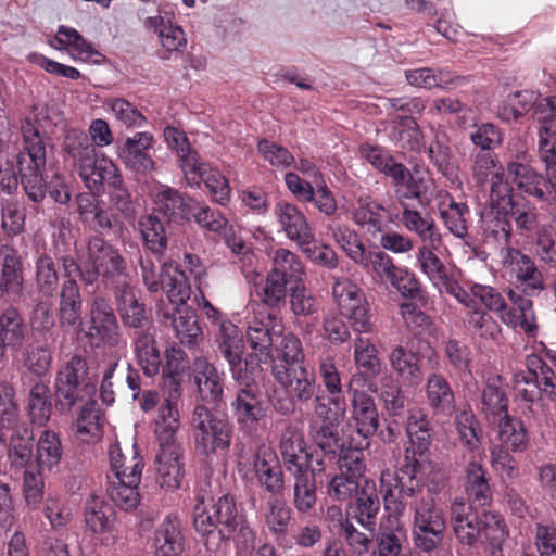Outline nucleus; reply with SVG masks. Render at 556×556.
I'll list each match as a JSON object with an SVG mask.
<instances>
[{
  "label": "nucleus",
  "mask_w": 556,
  "mask_h": 556,
  "mask_svg": "<svg viewBox=\"0 0 556 556\" xmlns=\"http://www.w3.org/2000/svg\"><path fill=\"white\" fill-rule=\"evenodd\" d=\"M157 444L159 451L155 456L156 481L163 489H178L184 476L181 445L177 441L157 442Z\"/></svg>",
  "instance_id": "5701e85b"
},
{
  "label": "nucleus",
  "mask_w": 556,
  "mask_h": 556,
  "mask_svg": "<svg viewBox=\"0 0 556 556\" xmlns=\"http://www.w3.org/2000/svg\"><path fill=\"white\" fill-rule=\"evenodd\" d=\"M386 208L368 195H361L350 210L351 219L368 233L382 232Z\"/></svg>",
  "instance_id": "e433bc0d"
},
{
  "label": "nucleus",
  "mask_w": 556,
  "mask_h": 556,
  "mask_svg": "<svg viewBox=\"0 0 556 556\" xmlns=\"http://www.w3.org/2000/svg\"><path fill=\"white\" fill-rule=\"evenodd\" d=\"M500 256L503 267L522 287L525 296L529 298L543 289L542 274L530 256L514 248L504 249Z\"/></svg>",
  "instance_id": "dca6fc26"
},
{
  "label": "nucleus",
  "mask_w": 556,
  "mask_h": 556,
  "mask_svg": "<svg viewBox=\"0 0 556 556\" xmlns=\"http://www.w3.org/2000/svg\"><path fill=\"white\" fill-rule=\"evenodd\" d=\"M155 138L149 131H138L125 139L119 157L125 166L140 175L151 174L156 169V163L150 154Z\"/></svg>",
  "instance_id": "a211bd4d"
},
{
  "label": "nucleus",
  "mask_w": 556,
  "mask_h": 556,
  "mask_svg": "<svg viewBox=\"0 0 556 556\" xmlns=\"http://www.w3.org/2000/svg\"><path fill=\"white\" fill-rule=\"evenodd\" d=\"M192 376L202 401L217 403L222 400L224 392L222 374L205 357H197L193 361Z\"/></svg>",
  "instance_id": "cd10ccee"
},
{
  "label": "nucleus",
  "mask_w": 556,
  "mask_h": 556,
  "mask_svg": "<svg viewBox=\"0 0 556 556\" xmlns=\"http://www.w3.org/2000/svg\"><path fill=\"white\" fill-rule=\"evenodd\" d=\"M328 230L334 242L351 261L355 264L364 263V254L367 250L355 230L344 224H331L328 226Z\"/></svg>",
  "instance_id": "bf43d9fd"
},
{
  "label": "nucleus",
  "mask_w": 556,
  "mask_h": 556,
  "mask_svg": "<svg viewBox=\"0 0 556 556\" xmlns=\"http://www.w3.org/2000/svg\"><path fill=\"white\" fill-rule=\"evenodd\" d=\"M159 316L169 324L181 344L193 345L202 336L195 312L188 305L167 307L160 306Z\"/></svg>",
  "instance_id": "393cba45"
},
{
  "label": "nucleus",
  "mask_w": 556,
  "mask_h": 556,
  "mask_svg": "<svg viewBox=\"0 0 556 556\" xmlns=\"http://www.w3.org/2000/svg\"><path fill=\"white\" fill-rule=\"evenodd\" d=\"M154 327L136 332L134 338L135 357L147 377H154L160 372L162 356L156 343Z\"/></svg>",
  "instance_id": "72a5a7b5"
},
{
  "label": "nucleus",
  "mask_w": 556,
  "mask_h": 556,
  "mask_svg": "<svg viewBox=\"0 0 556 556\" xmlns=\"http://www.w3.org/2000/svg\"><path fill=\"white\" fill-rule=\"evenodd\" d=\"M400 516L389 514L381 520L377 538L378 549L372 556H403L402 542L405 539V529Z\"/></svg>",
  "instance_id": "a19ab883"
},
{
  "label": "nucleus",
  "mask_w": 556,
  "mask_h": 556,
  "mask_svg": "<svg viewBox=\"0 0 556 556\" xmlns=\"http://www.w3.org/2000/svg\"><path fill=\"white\" fill-rule=\"evenodd\" d=\"M497 446L509 448L514 453L526 451L529 444V434L523 421L508 413L501 416L497 421Z\"/></svg>",
  "instance_id": "a18cd8bd"
},
{
  "label": "nucleus",
  "mask_w": 556,
  "mask_h": 556,
  "mask_svg": "<svg viewBox=\"0 0 556 556\" xmlns=\"http://www.w3.org/2000/svg\"><path fill=\"white\" fill-rule=\"evenodd\" d=\"M55 40L59 46H54V41H49V45L55 50L67 51L73 60L99 63L103 58L75 28L60 26Z\"/></svg>",
  "instance_id": "c85d7f7f"
},
{
  "label": "nucleus",
  "mask_w": 556,
  "mask_h": 556,
  "mask_svg": "<svg viewBox=\"0 0 556 556\" xmlns=\"http://www.w3.org/2000/svg\"><path fill=\"white\" fill-rule=\"evenodd\" d=\"M23 151L17 156L21 184L29 200L41 203L46 198L47 184L42 169L46 166V147L38 129L28 119L22 124Z\"/></svg>",
  "instance_id": "7ed1b4c3"
},
{
  "label": "nucleus",
  "mask_w": 556,
  "mask_h": 556,
  "mask_svg": "<svg viewBox=\"0 0 556 556\" xmlns=\"http://www.w3.org/2000/svg\"><path fill=\"white\" fill-rule=\"evenodd\" d=\"M390 138L407 151H418L422 146V132L417 122L409 116H399V119L394 121Z\"/></svg>",
  "instance_id": "052dcab7"
},
{
  "label": "nucleus",
  "mask_w": 556,
  "mask_h": 556,
  "mask_svg": "<svg viewBox=\"0 0 556 556\" xmlns=\"http://www.w3.org/2000/svg\"><path fill=\"white\" fill-rule=\"evenodd\" d=\"M63 162L73 172L77 173L88 190H100V168L109 159L98 162L97 150L89 136L81 129H68L62 143Z\"/></svg>",
  "instance_id": "39448f33"
},
{
  "label": "nucleus",
  "mask_w": 556,
  "mask_h": 556,
  "mask_svg": "<svg viewBox=\"0 0 556 556\" xmlns=\"http://www.w3.org/2000/svg\"><path fill=\"white\" fill-rule=\"evenodd\" d=\"M100 190H89L93 194H102L106 190L109 200L114 208L125 218L132 217L135 204L128 189L126 188L122 173L114 162H105L100 168Z\"/></svg>",
  "instance_id": "6ab92c4d"
},
{
  "label": "nucleus",
  "mask_w": 556,
  "mask_h": 556,
  "mask_svg": "<svg viewBox=\"0 0 556 556\" xmlns=\"http://www.w3.org/2000/svg\"><path fill=\"white\" fill-rule=\"evenodd\" d=\"M332 295L341 314L348 317L354 331L371 333L375 325L369 315V305L364 292L350 279L337 278L332 286Z\"/></svg>",
  "instance_id": "1a4fd4ad"
},
{
  "label": "nucleus",
  "mask_w": 556,
  "mask_h": 556,
  "mask_svg": "<svg viewBox=\"0 0 556 556\" xmlns=\"http://www.w3.org/2000/svg\"><path fill=\"white\" fill-rule=\"evenodd\" d=\"M390 177H392L396 186L395 193L401 206L402 203H405L404 200H419L425 192L424 178L412 174L402 163L393 166Z\"/></svg>",
  "instance_id": "13d9d810"
},
{
  "label": "nucleus",
  "mask_w": 556,
  "mask_h": 556,
  "mask_svg": "<svg viewBox=\"0 0 556 556\" xmlns=\"http://www.w3.org/2000/svg\"><path fill=\"white\" fill-rule=\"evenodd\" d=\"M465 490L470 500L481 506L491 500V490L485 470L480 462L471 459L465 470Z\"/></svg>",
  "instance_id": "4d7b16f0"
},
{
  "label": "nucleus",
  "mask_w": 556,
  "mask_h": 556,
  "mask_svg": "<svg viewBox=\"0 0 556 556\" xmlns=\"http://www.w3.org/2000/svg\"><path fill=\"white\" fill-rule=\"evenodd\" d=\"M481 228L486 244H492L501 255L504 249H510L511 225L508 214L488 210L481 215Z\"/></svg>",
  "instance_id": "58836bf2"
},
{
  "label": "nucleus",
  "mask_w": 556,
  "mask_h": 556,
  "mask_svg": "<svg viewBox=\"0 0 556 556\" xmlns=\"http://www.w3.org/2000/svg\"><path fill=\"white\" fill-rule=\"evenodd\" d=\"M90 326L87 336L97 341V344L116 348L123 342L119 326L110 302L102 296H96L88 304Z\"/></svg>",
  "instance_id": "ddd939ff"
},
{
  "label": "nucleus",
  "mask_w": 556,
  "mask_h": 556,
  "mask_svg": "<svg viewBox=\"0 0 556 556\" xmlns=\"http://www.w3.org/2000/svg\"><path fill=\"white\" fill-rule=\"evenodd\" d=\"M184 535L178 518L168 515L155 530L153 546L155 556H180L184 552Z\"/></svg>",
  "instance_id": "c9c22d12"
},
{
  "label": "nucleus",
  "mask_w": 556,
  "mask_h": 556,
  "mask_svg": "<svg viewBox=\"0 0 556 556\" xmlns=\"http://www.w3.org/2000/svg\"><path fill=\"white\" fill-rule=\"evenodd\" d=\"M253 471L258 484L266 492L276 495L285 489L281 464L271 447L262 445L257 448L253 460Z\"/></svg>",
  "instance_id": "b1692460"
},
{
  "label": "nucleus",
  "mask_w": 556,
  "mask_h": 556,
  "mask_svg": "<svg viewBox=\"0 0 556 556\" xmlns=\"http://www.w3.org/2000/svg\"><path fill=\"white\" fill-rule=\"evenodd\" d=\"M469 298L468 303H462L467 308H478L477 301L486 309L497 314L498 318L513 329L520 328L527 334L534 337L538 331L536 318L533 311V302L514 289L508 290V299L513 307H508L502 293L495 288L473 283L470 290L465 289Z\"/></svg>",
  "instance_id": "f03ea898"
},
{
  "label": "nucleus",
  "mask_w": 556,
  "mask_h": 556,
  "mask_svg": "<svg viewBox=\"0 0 556 556\" xmlns=\"http://www.w3.org/2000/svg\"><path fill=\"white\" fill-rule=\"evenodd\" d=\"M466 325L475 336L482 340L497 342L501 339V326L485 309L469 308Z\"/></svg>",
  "instance_id": "e2e57ef3"
},
{
  "label": "nucleus",
  "mask_w": 556,
  "mask_h": 556,
  "mask_svg": "<svg viewBox=\"0 0 556 556\" xmlns=\"http://www.w3.org/2000/svg\"><path fill=\"white\" fill-rule=\"evenodd\" d=\"M65 276L79 275L86 285H93L99 277L108 286L121 285L127 281V263L118 249L100 236H92L88 241V262L79 265L73 257L60 258Z\"/></svg>",
  "instance_id": "f257e3e1"
},
{
  "label": "nucleus",
  "mask_w": 556,
  "mask_h": 556,
  "mask_svg": "<svg viewBox=\"0 0 556 556\" xmlns=\"http://www.w3.org/2000/svg\"><path fill=\"white\" fill-rule=\"evenodd\" d=\"M254 368L245 369L244 377L235 379L239 389L231 406L237 421L247 427H252L265 416V408L261 400V391L252 377Z\"/></svg>",
  "instance_id": "4468645a"
},
{
  "label": "nucleus",
  "mask_w": 556,
  "mask_h": 556,
  "mask_svg": "<svg viewBox=\"0 0 556 556\" xmlns=\"http://www.w3.org/2000/svg\"><path fill=\"white\" fill-rule=\"evenodd\" d=\"M389 362L404 383L416 387L422 381L419 356L414 351L397 345L390 352Z\"/></svg>",
  "instance_id": "49530a36"
},
{
  "label": "nucleus",
  "mask_w": 556,
  "mask_h": 556,
  "mask_svg": "<svg viewBox=\"0 0 556 556\" xmlns=\"http://www.w3.org/2000/svg\"><path fill=\"white\" fill-rule=\"evenodd\" d=\"M507 536L508 530L500 514L488 511L482 515L479 541L490 556H504L502 546Z\"/></svg>",
  "instance_id": "c03bdc74"
},
{
  "label": "nucleus",
  "mask_w": 556,
  "mask_h": 556,
  "mask_svg": "<svg viewBox=\"0 0 556 556\" xmlns=\"http://www.w3.org/2000/svg\"><path fill=\"white\" fill-rule=\"evenodd\" d=\"M507 174L520 191L541 202L556 204V169L547 170L544 179L529 164L514 161L507 164Z\"/></svg>",
  "instance_id": "9b49d317"
},
{
  "label": "nucleus",
  "mask_w": 556,
  "mask_h": 556,
  "mask_svg": "<svg viewBox=\"0 0 556 556\" xmlns=\"http://www.w3.org/2000/svg\"><path fill=\"white\" fill-rule=\"evenodd\" d=\"M180 397V383L168 388L167 395L163 400L159 416L155 421V437L157 442H170L176 440V432L179 429V412L177 402Z\"/></svg>",
  "instance_id": "c756f323"
},
{
  "label": "nucleus",
  "mask_w": 556,
  "mask_h": 556,
  "mask_svg": "<svg viewBox=\"0 0 556 556\" xmlns=\"http://www.w3.org/2000/svg\"><path fill=\"white\" fill-rule=\"evenodd\" d=\"M274 215L286 237L299 247L315 240V231L305 214L293 203L281 200L274 207Z\"/></svg>",
  "instance_id": "2eb2a0df"
},
{
  "label": "nucleus",
  "mask_w": 556,
  "mask_h": 556,
  "mask_svg": "<svg viewBox=\"0 0 556 556\" xmlns=\"http://www.w3.org/2000/svg\"><path fill=\"white\" fill-rule=\"evenodd\" d=\"M439 214L445 228L454 237L465 239L468 236L470 210L467 203L450 198L447 203L439 204Z\"/></svg>",
  "instance_id": "3c124183"
},
{
  "label": "nucleus",
  "mask_w": 556,
  "mask_h": 556,
  "mask_svg": "<svg viewBox=\"0 0 556 556\" xmlns=\"http://www.w3.org/2000/svg\"><path fill=\"white\" fill-rule=\"evenodd\" d=\"M85 523L93 534H105L101 544L108 546L115 541L113 534L115 513L113 507L100 497L92 495L85 504Z\"/></svg>",
  "instance_id": "a878e982"
},
{
  "label": "nucleus",
  "mask_w": 556,
  "mask_h": 556,
  "mask_svg": "<svg viewBox=\"0 0 556 556\" xmlns=\"http://www.w3.org/2000/svg\"><path fill=\"white\" fill-rule=\"evenodd\" d=\"M406 507L413 511V535L416 546L424 552L435 549L443 540L445 518L434 497L421 496L418 492V495L404 502V510Z\"/></svg>",
  "instance_id": "423d86ee"
},
{
  "label": "nucleus",
  "mask_w": 556,
  "mask_h": 556,
  "mask_svg": "<svg viewBox=\"0 0 556 556\" xmlns=\"http://www.w3.org/2000/svg\"><path fill=\"white\" fill-rule=\"evenodd\" d=\"M519 198L520 197L514 194V189L504 178V174L492 175L488 198L489 210L507 214V211L513 207Z\"/></svg>",
  "instance_id": "338daca9"
},
{
  "label": "nucleus",
  "mask_w": 556,
  "mask_h": 556,
  "mask_svg": "<svg viewBox=\"0 0 556 556\" xmlns=\"http://www.w3.org/2000/svg\"><path fill=\"white\" fill-rule=\"evenodd\" d=\"M380 510V501L372 481H366L357 494L354 517L370 532L375 531L376 517Z\"/></svg>",
  "instance_id": "5fc2aeb1"
},
{
  "label": "nucleus",
  "mask_w": 556,
  "mask_h": 556,
  "mask_svg": "<svg viewBox=\"0 0 556 556\" xmlns=\"http://www.w3.org/2000/svg\"><path fill=\"white\" fill-rule=\"evenodd\" d=\"M233 428L226 415L214 413L204 405H197L191 416V433L195 451L211 457L227 452Z\"/></svg>",
  "instance_id": "20e7f679"
},
{
  "label": "nucleus",
  "mask_w": 556,
  "mask_h": 556,
  "mask_svg": "<svg viewBox=\"0 0 556 556\" xmlns=\"http://www.w3.org/2000/svg\"><path fill=\"white\" fill-rule=\"evenodd\" d=\"M421 472V462L413 455L406 454L404 462L396 473L387 469L380 476V492L386 502V509H391L394 490L399 489V501H394V514L404 515V502H408L420 492V486L416 481Z\"/></svg>",
  "instance_id": "6e6552de"
},
{
  "label": "nucleus",
  "mask_w": 556,
  "mask_h": 556,
  "mask_svg": "<svg viewBox=\"0 0 556 556\" xmlns=\"http://www.w3.org/2000/svg\"><path fill=\"white\" fill-rule=\"evenodd\" d=\"M241 516L232 495L225 494L207 504L203 497H198L193 508V526L203 536L217 531L220 540H230Z\"/></svg>",
  "instance_id": "0eeeda50"
},
{
  "label": "nucleus",
  "mask_w": 556,
  "mask_h": 556,
  "mask_svg": "<svg viewBox=\"0 0 556 556\" xmlns=\"http://www.w3.org/2000/svg\"><path fill=\"white\" fill-rule=\"evenodd\" d=\"M279 451L286 469L290 473L313 468V455L307 452L302 429L298 424L286 425L280 437Z\"/></svg>",
  "instance_id": "aec40b11"
},
{
  "label": "nucleus",
  "mask_w": 556,
  "mask_h": 556,
  "mask_svg": "<svg viewBox=\"0 0 556 556\" xmlns=\"http://www.w3.org/2000/svg\"><path fill=\"white\" fill-rule=\"evenodd\" d=\"M192 202L193 199L181 195L170 187L162 186L153 195V213L163 215L170 222L189 220Z\"/></svg>",
  "instance_id": "7c9ffc66"
},
{
  "label": "nucleus",
  "mask_w": 556,
  "mask_h": 556,
  "mask_svg": "<svg viewBox=\"0 0 556 556\" xmlns=\"http://www.w3.org/2000/svg\"><path fill=\"white\" fill-rule=\"evenodd\" d=\"M215 352L228 363L233 379L244 377L248 363L242 361L243 340L238 327L230 320H222L215 333Z\"/></svg>",
  "instance_id": "f3484780"
},
{
  "label": "nucleus",
  "mask_w": 556,
  "mask_h": 556,
  "mask_svg": "<svg viewBox=\"0 0 556 556\" xmlns=\"http://www.w3.org/2000/svg\"><path fill=\"white\" fill-rule=\"evenodd\" d=\"M163 136L168 148L176 152L184 175L194 181V170L198 168L201 160L186 134L174 126H167L164 128Z\"/></svg>",
  "instance_id": "79ce46f5"
},
{
  "label": "nucleus",
  "mask_w": 556,
  "mask_h": 556,
  "mask_svg": "<svg viewBox=\"0 0 556 556\" xmlns=\"http://www.w3.org/2000/svg\"><path fill=\"white\" fill-rule=\"evenodd\" d=\"M74 276H65L66 279L61 287L60 319L63 326H74L80 320L81 298Z\"/></svg>",
  "instance_id": "6e6d98bb"
},
{
  "label": "nucleus",
  "mask_w": 556,
  "mask_h": 556,
  "mask_svg": "<svg viewBox=\"0 0 556 556\" xmlns=\"http://www.w3.org/2000/svg\"><path fill=\"white\" fill-rule=\"evenodd\" d=\"M426 394L430 407L437 414L450 415L454 409V393L447 380L439 374L427 379Z\"/></svg>",
  "instance_id": "864d4df0"
},
{
  "label": "nucleus",
  "mask_w": 556,
  "mask_h": 556,
  "mask_svg": "<svg viewBox=\"0 0 556 556\" xmlns=\"http://www.w3.org/2000/svg\"><path fill=\"white\" fill-rule=\"evenodd\" d=\"M351 425L365 441V446H369V439L377 431L379 425L378 410L374 399L369 394H355V399H351Z\"/></svg>",
  "instance_id": "473e14b6"
},
{
  "label": "nucleus",
  "mask_w": 556,
  "mask_h": 556,
  "mask_svg": "<svg viewBox=\"0 0 556 556\" xmlns=\"http://www.w3.org/2000/svg\"><path fill=\"white\" fill-rule=\"evenodd\" d=\"M34 434L28 427L17 428L12 434L8 450L11 465L15 468H25L33 456Z\"/></svg>",
  "instance_id": "774afa93"
},
{
  "label": "nucleus",
  "mask_w": 556,
  "mask_h": 556,
  "mask_svg": "<svg viewBox=\"0 0 556 556\" xmlns=\"http://www.w3.org/2000/svg\"><path fill=\"white\" fill-rule=\"evenodd\" d=\"M441 245L421 244L416 252V260L425 274L440 293L446 292L459 303H468L469 298L458 281L447 274L443 262L435 254Z\"/></svg>",
  "instance_id": "f8f14e48"
},
{
  "label": "nucleus",
  "mask_w": 556,
  "mask_h": 556,
  "mask_svg": "<svg viewBox=\"0 0 556 556\" xmlns=\"http://www.w3.org/2000/svg\"><path fill=\"white\" fill-rule=\"evenodd\" d=\"M428 156L432 165L441 173L451 184L459 185L458 165L452 152V149L441 142L434 140L428 148Z\"/></svg>",
  "instance_id": "680f3d73"
},
{
  "label": "nucleus",
  "mask_w": 556,
  "mask_h": 556,
  "mask_svg": "<svg viewBox=\"0 0 556 556\" xmlns=\"http://www.w3.org/2000/svg\"><path fill=\"white\" fill-rule=\"evenodd\" d=\"M271 374L278 384L301 402L309 401L315 391V374L305 364L291 367L273 365Z\"/></svg>",
  "instance_id": "4be33fe9"
},
{
  "label": "nucleus",
  "mask_w": 556,
  "mask_h": 556,
  "mask_svg": "<svg viewBox=\"0 0 556 556\" xmlns=\"http://www.w3.org/2000/svg\"><path fill=\"white\" fill-rule=\"evenodd\" d=\"M309 468L291 473L294 478L293 505L300 514H311L317 502L316 481L314 471Z\"/></svg>",
  "instance_id": "09e8293b"
},
{
  "label": "nucleus",
  "mask_w": 556,
  "mask_h": 556,
  "mask_svg": "<svg viewBox=\"0 0 556 556\" xmlns=\"http://www.w3.org/2000/svg\"><path fill=\"white\" fill-rule=\"evenodd\" d=\"M401 207V224L407 231L415 233L421 244L442 245V235L431 215L421 214L418 210L410 208L406 203H402Z\"/></svg>",
  "instance_id": "f704fd0d"
},
{
  "label": "nucleus",
  "mask_w": 556,
  "mask_h": 556,
  "mask_svg": "<svg viewBox=\"0 0 556 556\" xmlns=\"http://www.w3.org/2000/svg\"><path fill=\"white\" fill-rule=\"evenodd\" d=\"M115 298L118 305V312L123 321L131 327L139 328L147 320V312L142 304L135 298L134 290L127 281L115 286Z\"/></svg>",
  "instance_id": "8fccbe9b"
},
{
  "label": "nucleus",
  "mask_w": 556,
  "mask_h": 556,
  "mask_svg": "<svg viewBox=\"0 0 556 556\" xmlns=\"http://www.w3.org/2000/svg\"><path fill=\"white\" fill-rule=\"evenodd\" d=\"M144 24L157 34L164 52H180L186 47L187 37L184 29L172 21L167 12L164 15L148 17Z\"/></svg>",
  "instance_id": "4c0bfd02"
},
{
  "label": "nucleus",
  "mask_w": 556,
  "mask_h": 556,
  "mask_svg": "<svg viewBox=\"0 0 556 556\" xmlns=\"http://www.w3.org/2000/svg\"><path fill=\"white\" fill-rule=\"evenodd\" d=\"M451 525L458 542L472 546L481 536V519L470 504L456 498L451 505Z\"/></svg>",
  "instance_id": "bb28decb"
},
{
  "label": "nucleus",
  "mask_w": 556,
  "mask_h": 556,
  "mask_svg": "<svg viewBox=\"0 0 556 556\" xmlns=\"http://www.w3.org/2000/svg\"><path fill=\"white\" fill-rule=\"evenodd\" d=\"M138 229L144 248L154 255H164L168 239L161 219L154 213L143 215L138 220Z\"/></svg>",
  "instance_id": "603ef678"
},
{
  "label": "nucleus",
  "mask_w": 556,
  "mask_h": 556,
  "mask_svg": "<svg viewBox=\"0 0 556 556\" xmlns=\"http://www.w3.org/2000/svg\"><path fill=\"white\" fill-rule=\"evenodd\" d=\"M194 172V181L190 177L185 176L190 187H199L200 181H203L215 202L220 205L228 203L231 189L228 180L219 170L213 169L208 164L200 161L199 166Z\"/></svg>",
  "instance_id": "37998d69"
},
{
  "label": "nucleus",
  "mask_w": 556,
  "mask_h": 556,
  "mask_svg": "<svg viewBox=\"0 0 556 556\" xmlns=\"http://www.w3.org/2000/svg\"><path fill=\"white\" fill-rule=\"evenodd\" d=\"M88 372L87 362L78 355L73 356L58 372L55 379L56 404L61 412H70L84 394L94 393V387L80 388Z\"/></svg>",
  "instance_id": "9d476101"
},
{
  "label": "nucleus",
  "mask_w": 556,
  "mask_h": 556,
  "mask_svg": "<svg viewBox=\"0 0 556 556\" xmlns=\"http://www.w3.org/2000/svg\"><path fill=\"white\" fill-rule=\"evenodd\" d=\"M281 333V325L275 314L266 313L249 321L247 341L258 362L271 359L274 336Z\"/></svg>",
  "instance_id": "412c9836"
},
{
  "label": "nucleus",
  "mask_w": 556,
  "mask_h": 556,
  "mask_svg": "<svg viewBox=\"0 0 556 556\" xmlns=\"http://www.w3.org/2000/svg\"><path fill=\"white\" fill-rule=\"evenodd\" d=\"M163 290L165 291L169 305L167 307L187 305L190 299L191 288L185 271L180 270L172 263L163 264Z\"/></svg>",
  "instance_id": "de8ad7c7"
},
{
  "label": "nucleus",
  "mask_w": 556,
  "mask_h": 556,
  "mask_svg": "<svg viewBox=\"0 0 556 556\" xmlns=\"http://www.w3.org/2000/svg\"><path fill=\"white\" fill-rule=\"evenodd\" d=\"M24 286L23 264L17 251L13 247L2 248V262L0 275V299L9 296L20 298Z\"/></svg>",
  "instance_id": "2f4dec72"
},
{
  "label": "nucleus",
  "mask_w": 556,
  "mask_h": 556,
  "mask_svg": "<svg viewBox=\"0 0 556 556\" xmlns=\"http://www.w3.org/2000/svg\"><path fill=\"white\" fill-rule=\"evenodd\" d=\"M62 458V445L58 434L45 430L39 437L36 450V463L40 470H52Z\"/></svg>",
  "instance_id": "0e129e2a"
},
{
  "label": "nucleus",
  "mask_w": 556,
  "mask_h": 556,
  "mask_svg": "<svg viewBox=\"0 0 556 556\" xmlns=\"http://www.w3.org/2000/svg\"><path fill=\"white\" fill-rule=\"evenodd\" d=\"M76 434L79 440L89 442L102 433V424L99 405L96 401L89 400L81 407L76 419Z\"/></svg>",
  "instance_id": "69168bd1"
},
{
  "label": "nucleus",
  "mask_w": 556,
  "mask_h": 556,
  "mask_svg": "<svg viewBox=\"0 0 556 556\" xmlns=\"http://www.w3.org/2000/svg\"><path fill=\"white\" fill-rule=\"evenodd\" d=\"M109 457L115 479L132 480V482L141 481L144 463L143 458L136 450L135 444L132 445L131 451H129V455L126 456L123 453L119 443H111Z\"/></svg>",
  "instance_id": "ea45409f"
}]
</instances>
